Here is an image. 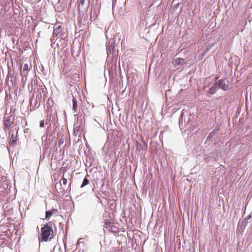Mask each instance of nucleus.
<instances>
[{"label":"nucleus","mask_w":252,"mask_h":252,"mask_svg":"<svg viewBox=\"0 0 252 252\" xmlns=\"http://www.w3.org/2000/svg\"><path fill=\"white\" fill-rule=\"evenodd\" d=\"M41 238L44 241H47L51 240L53 237V230L51 226L48 224H45L41 228Z\"/></svg>","instance_id":"obj_1"},{"label":"nucleus","mask_w":252,"mask_h":252,"mask_svg":"<svg viewBox=\"0 0 252 252\" xmlns=\"http://www.w3.org/2000/svg\"><path fill=\"white\" fill-rule=\"evenodd\" d=\"M113 223L112 219H104L103 230H110L112 229V224Z\"/></svg>","instance_id":"obj_2"},{"label":"nucleus","mask_w":252,"mask_h":252,"mask_svg":"<svg viewBox=\"0 0 252 252\" xmlns=\"http://www.w3.org/2000/svg\"><path fill=\"white\" fill-rule=\"evenodd\" d=\"M82 130H83L82 126H78V125H76L74 126V128L73 134L75 136H78L79 137H81V134H82Z\"/></svg>","instance_id":"obj_3"},{"label":"nucleus","mask_w":252,"mask_h":252,"mask_svg":"<svg viewBox=\"0 0 252 252\" xmlns=\"http://www.w3.org/2000/svg\"><path fill=\"white\" fill-rule=\"evenodd\" d=\"M217 84L218 88L221 89L223 91H226L229 89L228 85L225 84L223 80H219Z\"/></svg>","instance_id":"obj_4"},{"label":"nucleus","mask_w":252,"mask_h":252,"mask_svg":"<svg viewBox=\"0 0 252 252\" xmlns=\"http://www.w3.org/2000/svg\"><path fill=\"white\" fill-rule=\"evenodd\" d=\"M58 213V210L56 209H53L51 211H46L45 219L49 220V218L53 215L57 214Z\"/></svg>","instance_id":"obj_5"},{"label":"nucleus","mask_w":252,"mask_h":252,"mask_svg":"<svg viewBox=\"0 0 252 252\" xmlns=\"http://www.w3.org/2000/svg\"><path fill=\"white\" fill-rule=\"evenodd\" d=\"M218 89L219 88L218 87V84L217 83H216L210 87L209 91V93L210 94H213L216 92Z\"/></svg>","instance_id":"obj_6"},{"label":"nucleus","mask_w":252,"mask_h":252,"mask_svg":"<svg viewBox=\"0 0 252 252\" xmlns=\"http://www.w3.org/2000/svg\"><path fill=\"white\" fill-rule=\"evenodd\" d=\"M185 63V60L184 59L181 58H176L174 62H173V64L176 66L178 65L183 64Z\"/></svg>","instance_id":"obj_7"},{"label":"nucleus","mask_w":252,"mask_h":252,"mask_svg":"<svg viewBox=\"0 0 252 252\" xmlns=\"http://www.w3.org/2000/svg\"><path fill=\"white\" fill-rule=\"evenodd\" d=\"M17 141V136L16 135H15L14 133L11 134V136L10 138V140L9 142V145L10 146L12 145L14 146Z\"/></svg>","instance_id":"obj_8"},{"label":"nucleus","mask_w":252,"mask_h":252,"mask_svg":"<svg viewBox=\"0 0 252 252\" xmlns=\"http://www.w3.org/2000/svg\"><path fill=\"white\" fill-rule=\"evenodd\" d=\"M136 149L138 151H141L143 150V146L139 142H136Z\"/></svg>","instance_id":"obj_9"},{"label":"nucleus","mask_w":252,"mask_h":252,"mask_svg":"<svg viewBox=\"0 0 252 252\" xmlns=\"http://www.w3.org/2000/svg\"><path fill=\"white\" fill-rule=\"evenodd\" d=\"M89 183H90L89 180L87 179L86 178H85L83 181L82 184L81 186V188H82L84 187L85 186L88 185Z\"/></svg>","instance_id":"obj_10"},{"label":"nucleus","mask_w":252,"mask_h":252,"mask_svg":"<svg viewBox=\"0 0 252 252\" xmlns=\"http://www.w3.org/2000/svg\"><path fill=\"white\" fill-rule=\"evenodd\" d=\"M72 101H73V109L75 111H76L77 109V101L75 99L73 98L72 100Z\"/></svg>","instance_id":"obj_11"},{"label":"nucleus","mask_w":252,"mask_h":252,"mask_svg":"<svg viewBox=\"0 0 252 252\" xmlns=\"http://www.w3.org/2000/svg\"><path fill=\"white\" fill-rule=\"evenodd\" d=\"M29 70V64L28 63H25L23 67V72H25L26 74L28 73V71Z\"/></svg>","instance_id":"obj_12"},{"label":"nucleus","mask_w":252,"mask_h":252,"mask_svg":"<svg viewBox=\"0 0 252 252\" xmlns=\"http://www.w3.org/2000/svg\"><path fill=\"white\" fill-rule=\"evenodd\" d=\"M11 125V122L10 120H7L4 122V126L6 128L9 127Z\"/></svg>","instance_id":"obj_13"},{"label":"nucleus","mask_w":252,"mask_h":252,"mask_svg":"<svg viewBox=\"0 0 252 252\" xmlns=\"http://www.w3.org/2000/svg\"><path fill=\"white\" fill-rule=\"evenodd\" d=\"M59 30V28L58 29H54L53 33V37H56L58 36V35L59 34V31H58Z\"/></svg>","instance_id":"obj_14"},{"label":"nucleus","mask_w":252,"mask_h":252,"mask_svg":"<svg viewBox=\"0 0 252 252\" xmlns=\"http://www.w3.org/2000/svg\"><path fill=\"white\" fill-rule=\"evenodd\" d=\"M61 182H62V184L63 185H64V186H66L67 181V179L64 177V176H63V177L62 178Z\"/></svg>","instance_id":"obj_15"},{"label":"nucleus","mask_w":252,"mask_h":252,"mask_svg":"<svg viewBox=\"0 0 252 252\" xmlns=\"http://www.w3.org/2000/svg\"><path fill=\"white\" fill-rule=\"evenodd\" d=\"M44 121L43 120L40 122V126L41 127H44Z\"/></svg>","instance_id":"obj_16"},{"label":"nucleus","mask_w":252,"mask_h":252,"mask_svg":"<svg viewBox=\"0 0 252 252\" xmlns=\"http://www.w3.org/2000/svg\"><path fill=\"white\" fill-rule=\"evenodd\" d=\"M85 0H79V2L80 4L83 5L85 3Z\"/></svg>","instance_id":"obj_17"}]
</instances>
